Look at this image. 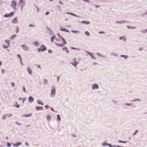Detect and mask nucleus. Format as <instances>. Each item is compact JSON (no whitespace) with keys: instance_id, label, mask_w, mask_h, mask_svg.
<instances>
[{"instance_id":"nucleus-1","label":"nucleus","mask_w":147,"mask_h":147,"mask_svg":"<svg viewBox=\"0 0 147 147\" xmlns=\"http://www.w3.org/2000/svg\"><path fill=\"white\" fill-rule=\"evenodd\" d=\"M61 38L62 40L63 43L61 44H59L58 43H55V44L59 47H62L64 46V45H66L67 44V42L65 41V40L63 38V37H61Z\"/></svg>"},{"instance_id":"nucleus-2","label":"nucleus","mask_w":147,"mask_h":147,"mask_svg":"<svg viewBox=\"0 0 147 147\" xmlns=\"http://www.w3.org/2000/svg\"><path fill=\"white\" fill-rule=\"evenodd\" d=\"M46 47L43 45L41 46L40 48L38 49V50L39 52H40L41 51H44L46 50Z\"/></svg>"},{"instance_id":"nucleus-3","label":"nucleus","mask_w":147,"mask_h":147,"mask_svg":"<svg viewBox=\"0 0 147 147\" xmlns=\"http://www.w3.org/2000/svg\"><path fill=\"white\" fill-rule=\"evenodd\" d=\"M11 5L13 9H15L16 8V3L15 1L13 0L12 1Z\"/></svg>"},{"instance_id":"nucleus-4","label":"nucleus","mask_w":147,"mask_h":147,"mask_svg":"<svg viewBox=\"0 0 147 147\" xmlns=\"http://www.w3.org/2000/svg\"><path fill=\"white\" fill-rule=\"evenodd\" d=\"M73 62L71 63V64L76 67V65L78 64L77 63L76 61V59L75 58H74L73 59Z\"/></svg>"},{"instance_id":"nucleus-5","label":"nucleus","mask_w":147,"mask_h":147,"mask_svg":"<svg viewBox=\"0 0 147 147\" xmlns=\"http://www.w3.org/2000/svg\"><path fill=\"white\" fill-rule=\"evenodd\" d=\"M14 14V12H12L11 13H10L9 14H5L4 16L5 17H11L13 16Z\"/></svg>"},{"instance_id":"nucleus-6","label":"nucleus","mask_w":147,"mask_h":147,"mask_svg":"<svg viewBox=\"0 0 147 147\" xmlns=\"http://www.w3.org/2000/svg\"><path fill=\"white\" fill-rule=\"evenodd\" d=\"M5 41L7 43V45L6 46H5V45H3V47L4 48H6L8 47L9 46L10 44V42L9 40H6Z\"/></svg>"},{"instance_id":"nucleus-7","label":"nucleus","mask_w":147,"mask_h":147,"mask_svg":"<svg viewBox=\"0 0 147 147\" xmlns=\"http://www.w3.org/2000/svg\"><path fill=\"white\" fill-rule=\"evenodd\" d=\"M99 88L98 85L96 84H94L92 86V88L93 89H94L95 88L98 89Z\"/></svg>"},{"instance_id":"nucleus-8","label":"nucleus","mask_w":147,"mask_h":147,"mask_svg":"<svg viewBox=\"0 0 147 147\" xmlns=\"http://www.w3.org/2000/svg\"><path fill=\"white\" fill-rule=\"evenodd\" d=\"M23 49L25 50H28V47L25 45H22Z\"/></svg>"},{"instance_id":"nucleus-9","label":"nucleus","mask_w":147,"mask_h":147,"mask_svg":"<svg viewBox=\"0 0 147 147\" xmlns=\"http://www.w3.org/2000/svg\"><path fill=\"white\" fill-rule=\"evenodd\" d=\"M18 20L17 18H15L12 21V22L13 24H16L17 23Z\"/></svg>"},{"instance_id":"nucleus-10","label":"nucleus","mask_w":147,"mask_h":147,"mask_svg":"<svg viewBox=\"0 0 147 147\" xmlns=\"http://www.w3.org/2000/svg\"><path fill=\"white\" fill-rule=\"evenodd\" d=\"M28 100L29 102L31 103L34 101V99L32 97L30 96L29 97Z\"/></svg>"},{"instance_id":"nucleus-11","label":"nucleus","mask_w":147,"mask_h":147,"mask_svg":"<svg viewBox=\"0 0 147 147\" xmlns=\"http://www.w3.org/2000/svg\"><path fill=\"white\" fill-rule=\"evenodd\" d=\"M55 88H53L51 91V95H53L55 94Z\"/></svg>"},{"instance_id":"nucleus-12","label":"nucleus","mask_w":147,"mask_h":147,"mask_svg":"<svg viewBox=\"0 0 147 147\" xmlns=\"http://www.w3.org/2000/svg\"><path fill=\"white\" fill-rule=\"evenodd\" d=\"M32 114L30 113H29L27 114H24L23 116L26 117H28L31 116Z\"/></svg>"},{"instance_id":"nucleus-13","label":"nucleus","mask_w":147,"mask_h":147,"mask_svg":"<svg viewBox=\"0 0 147 147\" xmlns=\"http://www.w3.org/2000/svg\"><path fill=\"white\" fill-rule=\"evenodd\" d=\"M27 70L28 72L30 74H31L32 73V71L31 69L29 67L27 68Z\"/></svg>"},{"instance_id":"nucleus-14","label":"nucleus","mask_w":147,"mask_h":147,"mask_svg":"<svg viewBox=\"0 0 147 147\" xmlns=\"http://www.w3.org/2000/svg\"><path fill=\"white\" fill-rule=\"evenodd\" d=\"M36 109L37 110H42L43 109V107H36Z\"/></svg>"},{"instance_id":"nucleus-15","label":"nucleus","mask_w":147,"mask_h":147,"mask_svg":"<svg viewBox=\"0 0 147 147\" xmlns=\"http://www.w3.org/2000/svg\"><path fill=\"white\" fill-rule=\"evenodd\" d=\"M81 22L85 24H90V22H89L88 21V22H86L85 21H82Z\"/></svg>"},{"instance_id":"nucleus-16","label":"nucleus","mask_w":147,"mask_h":147,"mask_svg":"<svg viewBox=\"0 0 147 147\" xmlns=\"http://www.w3.org/2000/svg\"><path fill=\"white\" fill-rule=\"evenodd\" d=\"M62 50H65L67 53H68L69 52V51L67 50V48L66 47L63 48Z\"/></svg>"},{"instance_id":"nucleus-17","label":"nucleus","mask_w":147,"mask_h":147,"mask_svg":"<svg viewBox=\"0 0 147 147\" xmlns=\"http://www.w3.org/2000/svg\"><path fill=\"white\" fill-rule=\"evenodd\" d=\"M60 30L61 31L68 32V31L67 29L64 28H61Z\"/></svg>"},{"instance_id":"nucleus-18","label":"nucleus","mask_w":147,"mask_h":147,"mask_svg":"<svg viewBox=\"0 0 147 147\" xmlns=\"http://www.w3.org/2000/svg\"><path fill=\"white\" fill-rule=\"evenodd\" d=\"M57 120L58 121H61V118L60 116L59 115H57Z\"/></svg>"},{"instance_id":"nucleus-19","label":"nucleus","mask_w":147,"mask_h":147,"mask_svg":"<svg viewBox=\"0 0 147 147\" xmlns=\"http://www.w3.org/2000/svg\"><path fill=\"white\" fill-rule=\"evenodd\" d=\"M121 57H124L125 59H127L128 57L127 56L123 55H121Z\"/></svg>"},{"instance_id":"nucleus-20","label":"nucleus","mask_w":147,"mask_h":147,"mask_svg":"<svg viewBox=\"0 0 147 147\" xmlns=\"http://www.w3.org/2000/svg\"><path fill=\"white\" fill-rule=\"evenodd\" d=\"M89 54L91 56V57L93 59H96V58L94 57V56L91 53H89Z\"/></svg>"},{"instance_id":"nucleus-21","label":"nucleus","mask_w":147,"mask_h":147,"mask_svg":"<svg viewBox=\"0 0 147 147\" xmlns=\"http://www.w3.org/2000/svg\"><path fill=\"white\" fill-rule=\"evenodd\" d=\"M119 39H121V40H123L124 41H125V37L124 36L120 37L119 38Z\"/></svg>"},{"instance_id":"nucleus-22","label":"nucleus","mask_w":147,"mask_h":147,"mask_svg":"<svg viewBox=\"0 0 147 147\" xmlns=\"http://www.w3.org/2000/svg\"><path fill=\"white\" fill-rule=\"evenodd\" d=\"M34 44L36 46H37L39 45V43L38 42H35Z\"/></svg>"},{"instance_id":"nucleus-23","label":"nucleus","mask_w":147,"mask_h":147,"mask_svg":"<svg viewBox=\"0 0 147 147\" xmlns=\"http://www.w3.org/2000/svg\"><path fill=\"white\" fill-rule=\"evenodd\" d=\"M37 102L38 104L39 105H44L42 102L41 101H37Z\"/></svg>"},{"instance_id":"nucleus-24","label":"nucleus","mask_w":147,"mask_h":147,"mask_svg":"<svg viewBox=\"0 0 147 147\" xmlns=\"http://www.w3.org/2000/svg\"><path fill=\"white\" fill-rule=\"evenodd\" d=\"M16 36V34H13V35L11 36V39H13V38H14Z\"/></svg>"},{"instance_id":"nucleus-25","label":"nucleus","mask_w":147,"mask_h":147,"mask_svg":"<svg viewBox=\"0 0 147 147\" xmlns=\"http://www.w3.org/2000/svg\"><path fill=\"white\" fill-rule=\"evenodd\" d=\"M67 13L68 14H69L73 16H76V15L74 13Z\"/></svg>"},{"instance_id":"nucleus-26","label":"nucleus","mask_w":147,"mask_h":147,"mask_svg":"<svg viewBox=\"0 0 147 147\" xmlns=\"http://www.w3.org/2000/svg\"><path fill=\"white\" fill-rule=\"evenodd\" d=\"M17 56L19 58L20 62H22V59L21 57H20V55H17Z\"/></svg>"},{"instance_id":"nucleus-27","label":"nucleus","mask_w":147,"mask_h":147,"mask_svg":"<svg viewBox=\"0 0 147 147\" xmlns=\"http://www.w3.org/2000/svg\"><path fill=\"white\" fill-rule=\"evenodd\" d=\"M85 33L86 35H87L88 36H90V34L89 33V32L88 31H86L85 32Z\"/></svg>"},{"instance_id":"nucleus-28","label":"nucleus","mask_w":147,"mask_h":147,"mask_svg":"<svg viewBox=\"0 0 147 147\" xmlns=\"http://www.w3.org/2000/svg\"><path fill=\"white\" fill-rule=\"evenodd\" d=\"M16 33H18L19 31V29L18 26H17L16 30Z\"/></svg>"},{"instance_id":"nucleus-29","label":"nucleus","mask_w":147,"mask_h":147,"mask_svg":"<svg viewBox=\"0 0 147 147\" xmlns=\"http://www.w3.org/2000/svg\"><path fill=\"white\" fill-rule=\"evenodd\" d=\"M2 119L3 120L5 119L6 118V115H3L2 116Z\"/></svg>"},{"instance_id":"nucleus-30","label":"nucleus","mask_w":147,"mask_h":147,"mask_svg":"<svg viewBox=\"0 0 147 147\" xmlns=\"http://www.w3.org/2000/svg\"><path fill=\"white\" fill-rule=\"evenodd\" d=\"M21 144V143L20 142H18L16 144L15 146H18Z\"/></svg>"},{"instance_id":"nucleus-31","label":"nucleus","mask_w":147,"mask_h":147,"mask_svg":"<svg viewBox=\"0 0 147 147\" xmlns=\"http://www.w3.org/2000/svg\"><path fill=\"white\" fill-rule=\"evenodd\" d=\"M138 132V130H136L135 132L133 134V135H134L136 134Z\"/></svg>"},{"instance_id":"nucleus-32","label":"nucleus","mask_w":147,"mask_h":147,"mask_svg":"<svg viewBox=\"0 0 147 147\" xmlns=\"http://www.w3.org/2000/svg\"><path fill=\"white\" fill-rule=\"evenodd\" d=\"M55 38L54 36H52L51 38V41L52 42H53V40Z\"/></svg>"},{"instance_id":"nucleus-33","label":"nucleus","mask_w":147,"mask_h":147,"mask_svg":"<svg viewBox=\"0 0 147 147\" xmlns=\"http://www.w3.org/2000/svg\"><path fill=\"white\" fill-rule=\"evenodd\" d=\"M118 142H119V143H125V142H125L122 141H121V140H119L118 141Z\"/></svg>"},{"instance_id":"nucleus-34","label":"nucleus","mask_w":147,"mask_h":147,"mask_svg":"<svg viewBox=\"0 0 147 147\" xmlns=\"http://www.w3.org/2000/svg\"><path fill=\"white\" fill-rule=\"evenodd\" d=\"M20 3H23L24 2V0H20Z\"/></svg>"},{"instance_id":"nucleus-35","label":"nucleus","mask_w":147,"mask_h":147,"mask_svg":"<svg viewBox=\"0 0 147 147\" xmlns=\"http://www.w3.org/2000/svg\"><path fill=\"white\" fill-rule=\"evenodd\" d=\"M26 98H23V99H22V102L23 103H24V102H25V101L26 100Z\"/></svg>"},{"instance_id":"nucleus-36","label":"nucleus","mask_w":147,"mask_h":147,"mask_svg":"<svg viewBox=\"0 0 147 147\" xmlns=\"http://www.w3.org/2000/svg\"><path fill=\"white\" fill-rule=\"evenodd\" d=\"M45 107L46 109H48L49 108V106L48 105H45Z\"/></svg>"},{"instance_id":"nucleus-37","label":"nucleus","mask_w":147,"mask_h":147,"mask_svg":"<svg viewBox=\"0 0 147 147\" xmlns=\"http://www.w3.org/2000/svg\"><path fill=\"white\" fill-rule=\"evenodd\" d=\"M12 114H9L8 115V117H11V116H12Z\"/></svg>"},{"instance_id":"nucleus-38","label":"nucleus","mask_w":147,"mask_h":147,"mask_svg":"<svg viewBox=\"0 0 147 147\" xmlns=\"http://www.w3.org/2000/svg\"><path fill=\"white\" fill-rule=\"evenodd\" d=\"M22 88L23 89V91L24 92H25L26 91L25 87L24 86H23L22 87Z\"/></svg>"},{"instance_id":"nucleus-39","label":"nucleus","mask_w":147,"mask_h":147,"mask_svg":"<svg viewBox=\"0 0 147 147\" xmlns=\"http://www.w3.org/2000/svg\"><path fill=\"white\" fill-rule=\"evenodd\" d=\"M29 27H33V26H34L32 24H30L29 25Z\"/></svg>"},{"instance_id":"nucleus-40","label":"nucleus","mask_w":147,"mask_h":147,"mask_svg":"<svg viewBox=\"0 0 147 147\" xmlns=\"http://www.w3.org/2000/svg\"><path fill=\"white\" fill-rule=\"evenodd\" d=\"M7 146L10 147L11 146V144L9 143H7Z\"/></svg>"},{"instance_id":"nucleus-41","label":"nucleus","mask_w":147,"mask_h":147,"mask_svg":"<svg viewBox=\"0 0 147 147\" xmlns=\"http://www.w3.org/2000/svg\"><path fill=\"white\" fill-rule=\"evenodd\" d=\"M17 108H19L20 107V106L18 104H17L16 106H15Z\"/></svg>"},{"instance_id":"nucleus-42","label":"nucleus","mask_w":147,"mask_h":147,"mask_svg":"<svg viewBox=\"0 0 147 147\" xmlns=\"http://www.w3.org/2000/svg\"><path fill=\"white\" fill-rule=\"evenodd\" d=\"M11 84L12 85V87H14V83H13L12 82L11 83Z\"/></svg>"},{"instance_id":"nucleus-43","label":"nucleus","mask_w":147,"mask_h":147,"mask_svg":"<svg viewBox=\"0 0 147 147\" xmlns=\"http://www.w3.org/2000/svg\"><path fill=\"white\" fill-rule=\"evenodd\" d=\"M59 4H63L62 2V1H59Z\"/></svg>"},{"instance_id":"nucleus-44","label":"nucleus","mask_w":147,"mask_h":147,"mask_svg":"<svg viewBox=\"0 0 147 147\" xmlns=\"http://www.w3.org/2000/svg\"><path fill=\"white\" fill-rule=\"evenodd\" d=\"M95 6L96 7H100L99 5H96Z\"/></svg>"},{"instance_id":"nucleus-45","label":"nucleus","mask_w":147,"mask_h":147,"mask_svg":"<svg viewBox=\"0 0 147 147\" xmlns=\"http://www.w3.org/2000/svg\"><path fill=\"white\" fill-rule=\"evenodd\" d=\"M93 65H95L96 64H97V63H96V62H93Z\"/></svg>"},{"instance_id":"nucleus-46","label":"nucleus","mask_w":147,"mask_h":147,"mask_svg":"<svg viewBox=\"0 0 147 147\" xmlns=\"http://www.w3.org/2000/svg\"><path fill=\"white\" fill-rule=\"evenodd\" d=\"M49 13V12H47L46 13H45V14L46 15H48Z\"/></svg>"},{"instance_id":"nucleus-47","label":"nucleus","mask_w":147,"mask_h":147,"mask_svg":"<svg viewBox=\"0 0 147 147\" xmlns=\"http://www.w3.org/2000/svg\"><path fill=\"white\" fill-rule=\"evenodd\" d=\"M45 84H47V80L46 79H45Z\"/></svg>"},{"instance_id":"nucleus-48","label":"nucleus","mask_w":147,"mask_h":147,"mask_svg":"<svg viewBox=\"0 0 147 147\" xmlns=\"http://www.w3.org/2000/svg\"><path fill=\"white\" fill-rule=\"evenodd\" d=\"M4 71H5V70L4 69H3L2 70V71L3 73V74L4 72Z\"/></svg>"},{"instance_id":"nucleus-49","label":"nucleus","mask_w":147,"mask_h":147,"mask_svg":"<svg viewBox=\"0 0 147 147\" xmlns=\"http://www.w3.org/2000/svg\"><path fill=\"white\" fill-rule=\"evenodd\" d=\"M71 48L72 49H76L74 47H71Z\"/></svg>"},{"instance_id":"nucleus-50","label":"nucleus","mask_w":147,"mask_h":147,"mask_svg":"<svg viewBox=\"0 0 147 147\" xmlns=\"http://www.w3.org/2000/svg\"><path fill=\"white\" fill-rule=\"evenodd\" d=\"M57 35H58V36H59L60 38H61V37H62V36H60V35L59 34H57Z\"/></svg>"},{"instance_id":"nucleus-51","label":"nucleus","mask_w":147,"mask_h":147,"mask_svg":"<svg viewBox=\"0 0 147 147\" xmlns=\"http://www.w3.org/2000/svg\"><path fill=\"white\" fill-rule=\"evenodd\" d=\"M26 145H27V146H28L29 145H28V143L27 142H26Z\"/></svg>"},{"instance_id":"nucleus-52","label":"nucleus","mask_w":147,"mask_h":147,"mask_svg":"<svg viewBox=\"0 0 147 147\" xmlns=\"http://www.w3.org/2000/svg\"><path fill=\"white\" fill-rule=\"evenodd\" d=\"M99 34L103 33V32H99Z\"/></svg>"},{"instance_id":"nucleus-53","label":"nucleus","mask_w":147,"mask_h":147,"mask_svg":"<svg viewBox=\"0 0 147 147\" xmlns=\"http://www.w3.org/2000/svg\"><path fill=\"white\" fill-rule=\"evenodd\" d=\"M51 110L52 111H54V110H53V109L52 108H51Z\"/></svg>"},{"instance_id":"nucleus-54","label":"nucleus","mask_w":147,"mask_h":147,"mask_svg":"<svg viewBox=\"0 0 147 147\" xmlns=\"http://www.w3.org/2000/svg\"><path fill=\"white\" fill-rule=\"evenodd\" d=\"M72 32H74V33H75V32H78V31H72Z\"/></svg>"},{"instance_id":"nucleus-55","label":"nucleus","mask_w":147,"mask_h":147,"mask_svg":"<svg viewBox=\"0 0 147 147\" xmlns=\"http://www.w3.org/2000/svg\"><path fill=\"white\" fill-rule=\"evenodd\" d=\"M47 118L48 119H49V118H50V116H48L47 117Z\"/></svg>"},{"instance_id":"nucleus-56","label":"nucleus","mask_w":147,"mask_h":147,"mask_svg":"<svg viewBox=\"0 0 147 147\" xmlns=\"http://www.w3.org/2000/svg\"><path fill=\"white\" fill-rule=\"evenodd\" d=\"M38 67L39 68H40V65H38Z\"/></svg>"},{"instance_id":"nucleus-57","label":"nucleus","mask_w":147,"mask_h":147,"mask_svg":"<svg viewBox=\"0 0 147 147\" xmlns=\"http://www.w3.org/2000/svg\"><path fill=\"white\" fill-rule=\"evenodd\" d=\"M22 99V98H19V100H21Z\"/></svg>"},{"instance_id":"nucleus-58","label":"nucleus","mask_w":147,"mask_h":147,"mask_svg":"<svg viewBox=\"0 0 147 147\" xmlns=\"http://www.w3.org/2000/svg\"><path fill=\"white\" fill-rule=\"evenodd\" d=\"M109 146L110 147H112V146L110 144H109Z\"/></svg>"},{"instance_id":"nucleus-59","label":"nucleus","mask_w":147,"mask_h":147,"mask_svg":"<svg viewBox=\"0 0 147 147\" xmlns=\"http://www.w3.org/2000/svg\"><path fill=\"white\" fill-rule=\"evenodd\" d=\"M37 9H38V10H37V12H38L39 11V9L37 7Z\"/></svg>"},{"instance_id":"nucleus-60","label":"nucleus","mask_w":147,"mask_h":147,"mask_svg":"<svg viewBox=\"0 0 147 147\" xmlns=\"http://www.w3.org/2000/svg\"><path fill=\"white\" fill-rule=\"evenodd\" d=\"M1 64H2L1 62V61H0V65H1Z\"/></svg>"},{"instance_id":"nucleus-61","label":"nucleus","mask_w":147,"mask_h":147,"mask_svg":"<svg viewBox=\"0 0 147 147\" xmlns=\"http://www.w3.org/2000/svg\"><path fill=\"white\" fill-rule=\"evenodd\" d=\"M117 23H119V22H117Z\"/></svg>"},{"instance_id":"nucleus-62","label":"nucleus","mask_w":147,"mask_h":147,"mask_svg":"<svg viewBox=\"0 0 147 147\" xmlns=\"http://www.w3.org/2000/svg\"><path fill=\"white\" fill-rule=\"evenodd\" d=\"M67 20H67V19H66L65 20H66V21H67Z\"/></svg>"},{"instance_id":"nucleus-63","label":"nucleus","mask_w":147,"mask_h":147,"mask_svg":"<svg viewBox=\"0 0 147 147\" xmlns=\"http://www.w3.org/2000/svg\"><path fill=\"white\" fill-rule=\"evenodd\" d=\"M50 51H49V53H50Z\"/></svg>"},{"instance_id":"nucleus-64","label":"nucleus","mask_w":147,"mask_h":147,"mask_svg":"<svg viewBox=\"0 0 147 147\" xmlns=\"http://www.w3.org/2000/svg\"><path fill=\"white\" fill-rule=\"evenodd\" d=\"M127 105H129V104H127Z\"/></svg>"}]
</instances>
